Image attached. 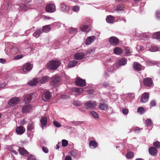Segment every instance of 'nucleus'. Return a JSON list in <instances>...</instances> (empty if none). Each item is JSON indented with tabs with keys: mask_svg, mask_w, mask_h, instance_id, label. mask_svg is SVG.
<instances>
[{
	"mask_svg": "<svg viewBox=\"0 0 160 160\" xmlns=\"http://www.w3.org/2000/svg\"><path fill=\"white\" fill-rule=\"evenodd\" d=\"M8 44V45L10 46L9 51H8L6 48L5 50V52L8 55H15L21 50V49L15 44H13L12 42H9Z\"/></svg>",
	"mask_w": 160,
	"mask_h": 160,
	"instance_id": "1",
	"label": "nucleus"
},
{
	"mask_svg": "<svg viewBox=\"0 0 160 160\" xmlns=\"http://www.w3.org/2000/svg\"><path fill=\"white\" fill-rule=\"evenodd\" d=\"M60 63L57 60H52L48 62L47 65V68L49 69L54 70L57 69L59 66Z\"/></svg>",
	"mask_w": 160,
	"mask_h": 160,
	"instance_id": "2",
	"label": "nucleus"
},
{
	"mask_svg": "<svg viewBox=\"0 0 160 160\" xmlns=\"http://www.w3.org/2000/svg\"><path fill=\"white\" fill-rule=\"evenodd\" d=\"M18 5H16L15 6L13 5L11 2H9L7 4H4L2 6L1 8L4 10L5 12V14L8 15V13L9 12V10H13L14 8H18L17 7Z\"/></svg>",
	"mask_w": 160,
	"mask_h": 160,
	"instance_id": "3",
	"label": "nucleus"
},
{
	"mask_svg": "<svg viewBox=\"0 0 160 160\" xmlns=\"http://www.w3.org/2000/svg\"><path fill=\"white\" fill-rule=\"evenodd\" d=\"M98 103L95 101L89 100L85 103L86 108L89 109H94L96 108Z\"/></svg>",
	"mask_w": 160,
	"mask_h": 160,
	"instance_id": "4",
	"label": "nucleus"
},
{
	"mask_svg": "<svg viewBox=\"0 0 160 160\" xmlns=\"http://www.w3.org/2000/svg\"><path fill=\"white\" fill-rule=\"evenodd\" d=\"M37 97V94L33 92L31 94H28L24 98V101L26 103L33 102Z\"/></svg>",
	"mask_w": 160,
	"mask_h": 160,
	"instance_id": "5",
	"label": "nucleus"
},
{
	"mask_svg": "<svg viewBox=\"0 0 160 160\" xmlns=\"http://www.w3.org/2000/svg\"><path fill=\"white\" fill-rule=\"evenodd\" d=\"M20 99L19 97H14L10 98L8 102V105L10 106H14L18 104Z\"/></svg>",
	"mask_w": 160,
	"mask_h": 160,
	"instance_id": "6",
	"label": "nucleus"
},
{
	"mask_svg": "<svg viewBox=\"0 0 160 160\" xmlns=\"http://www.w3.org/2000/svg\"><path fill=\"white\" fill-rule=\"evenodd\" d=\"M61 78L60 76L56 75L52 77L51 82V85L55 87L58 85L60 82Z\"/></svg>",
	"mask_w": 160,
	"mask_h": 160,
	"instance_id": "7",
	"label": "nucleus"
},
{
	"mask_svg": "<svg viewBox=\"0 0 160 160\" xmlns=\"http://www.w3.org/2000/svg\"><path fill=\"white\" fill-rule=\"evenodd\" d=\"M60 8L61 11L68 13L70 9V6L64 2H62L60 4Z\"/></svg>",
	"mask_w": 160,
	"mask_h": 160,
	"instance_id": "8",
	"label": "nucleus"
},
{
	"mask_svg": "<svg viewBox=\"0 0 160 160\" xmlns=\"http://www.w3.org/2000/svg\"><path fill=\"white\" fill-rule=\"evenodd\" d=\"M33 67L32 64L30 63H27L25 64L23 66L22 69L23 72L21 73H25L27 72H29Z\"/></svg>",
	"mask_w": 160,
	"mask_h": 160,
	"instance_id": "9",
	"label": "nucleus"
},
{
	"mask_svg": "<svg viewBox=\"0 0 160 160\" xmlns=\"http://www.w3.org/2000/svg\"><path fill=\"white\" fill-rule=\"evenodd\" d=\"M143 83L144 85L147 87H151L153 86L152 80L151 78H144L143 80Z\"/></svg>",
	"mask_w": 160,
	"mask_h": 160,
	"instance_id": "10",
	"label": "nucleus"
},
{
	"mask_svg": "<svg viewBox=\"0 0 160 160\" xmlns=\"http://www.w3.org/2000/svg\"><path fill=\"white\" fill-rule=\"evenodd\" d=\"M32 106L29 104L25 105L22 106V112L23 113H28L32 111Z\"/></svg>",
	"mask_w": 160,
	"mask_h": 160,
	"instance_id": "11",
	"label": "nucleus"
},
{
	"mask_svg": "<svg viewBox=\"0 0 160 160\" xmlns=\"http://www.w3.org/2000/svg\"><path fill=\"white\" fill-rule=\"evenodd\" d=\"M55 6L52 4H49L47 5L45 8V10L48 12H53L55 11Z\"/></svg>",
	"mask_w": 160,
	"mask_h": 160,
	"instance_id": "12",
	"label": "nucleus"
},
{
	"mask_svg": "<svg viewBox=\"0 0 160 160\" xmlns=\"http://www.w3.org/2000/svg\"><path fill=\"white\" fill-rule=\"evenodd\" d=\"M52 94L49 91L45 92L42 96V99L44 102H47L49 100L52 96Z\"/></svg>",
	"mask_w": 160,
	"mask_h": 160,
	"instance_id": "13",
	"label": "nucleus"
},
{
	"mask_svg": "<svg viewBox=\"0 0 160 160\" xmlns=\"http://www.w3.org/2000/svg\"><path fill=\"white\" fill-rule=\"evenodd\" d=\"M149 98V95L148 92H145L141 97L140 102L142 103H145L148 101Z\"/></svg>",
	"mask_w": 160,
	"mask_h": 160,
	"instance_id": "14",
	"label": "nucleus"
},
{
	"mask_svg": "<svg viewBox=\"0 0 160 160\" xmlns=\"http://www.w3.org/2000/svg\"><path fill=\"white\" fill-rule=\"evenodd\" d=\"M76 84L78 86L80 87H83L85 86L86 82L85 80H83L78 78L75 81Z\"/></svg>",
	"mask_w": 160,
	"mask_h": 160,
	"instance_id": "15",
	"label": "nucleus"
},
{
	"mask_svg": "<svg viewBox=\"0 0 160 160\" xmlns=\"http://www.w3.org/2000/svg\"><path fill=\"white\" fill-rule=\"evenodd\" d=\"M109 41L110 43L114 46L117 45L118 43V39L115 37H111L109 38Z\"/></svg>",
	"mask_w": 160,
	"mask_h": 160,
	"instance_id": "16",
	"label": "nucleus"
},
{
	"mask_svg": "<svg viewBox=\"0 0 160 160\" xmlns=\"http://www.w3.org/2000/svg\"><path fill=\"white\" fill-rule=\"evenodd\" d=\"M31 42L29 40L24 41L22 43V45L25 48H28L30 51H31V48L30 45L31 44Z\"/></svg>",
	"mask_w": 160,
	"mask_h": 160,
	"instance_id": "17",
	"label": "nucleus"
},
{
	"mask_svg": "<svg viewBox=\"0 0 160 160\" xmlns=\"http://www.w3.org/2000/svg\"><path fill=\"white\" fill-rule=\"evenodd\" d=\"M85 56V55L83 52H78L75 54L74 58L76 60H81Z\"/></svg>",
	"mask_w": 160,
	"mask_h": 160,
	"instance_id": "18",
	"label": "nucleus"
},
{
	"mask_svg": "<svg viewBox=\"0 0 160 160\" xmlns=\"http://www.w3.org/2000/svg\"><path fill=\"white\" fill-rule=\"evenodd\" d=\"M95 39V37L93 36L88 37L85 41L86 44L89 45L91 44Z\"/></svg>",
	"mask_w": 160,
	"mask_h": 160,
	"instance_id": "19",
	"label": "nucleus"
},
{
	"mask_svg": "<svg viewBox=\"0 0 160 160\" xmlns=\"http://www.w3.org/2000/svg\"><path fill=\"white\" fill-rule=\"evenodd\" d=\"M81 153L80 152L77 150H73L70 152V155L75 159H77L80 156Z\"/></svg>",
	"mask_w": 160,
	"mask_h": 160,
	"instance_id": "20",
	"label": "nucleus"
},
{
	"mask_svg": "<svg viewBox=\"0 0 160 160\" xmlns=\"http://www.w3.org/2000/svg\"><path fill=\"white\" fill-rule=\"evenodd\" d=\"M148 151L149 154L153 156H156L158 153L157 150L155 148L153 147L149 148Z\"/></svg>",
	"mask_w": 160,
	"mask_h": 160,
	"instance_id": "21",
	"label": "nucleus"
},
{
	"mask_svg": "<svg viewBox=\"0 0 160 160\" xmlns=\"http://www.w3.org/2000/svg\"><path fill=\"white\" fill-rule=\"evenodd\" d=\"M25 131L24 128L22 126H19L16 128V131L18 135H22L23 134Z\"/></svg>",
	"mask_w": 160,
	"mask_h": 160,
	"instance_id": "22",
	"label": "nucleus"
},
{
	"mask_svg": "<svg viewBox=\"0 0 160 160\" xmlns=\"http://www.w3.org/2000/svg\"><path fill=\"white\" fill-rule=\"evenodd\" d=\"M19 153L24 156L28 155V153L27 151L22 147L19 148L18 149Z\"/></svg>",
	"mask_w": 160,
	"mask_h": 160,
	"instance_id": "23",
	"label": "nucleus"
},
{
	"mask_svg": "<svg viewBox=\"0 0 160 160\" xmlns=\"http://www.w3.org/2000/svg\"><path fill=\"white\" fill-rule=\"evenodd\" d=\"M49 79L48 76H45L38 80L39 83L41 84H44L48 82Z\"/></svg>",
	"mask_w": 160,
	"mask_h": 160,
	"instance_id": "24",
	"label": "nucleus"
},
{
	"mask_svg": "<svg viewBox=\"0 0 160 160\" xmlns=\"http://www.w3.org/2000/svg\"><path fill=\"white\" fill-rule=\"evenodd\" d=\"M80 29L83 32H88L89 31L90 28L89 26L87 25L82 24L80 27Z\"/></svg>",
	"mask_w": 160,
	"mask_h": 160,
	"instance_id": "25",
	"label": "nucleus"
},
{
	"mask_svg": "<svg viewBox=\"0 0 160 160\" xmlns=\"http://www.w3.org/2000/svg\"><path fill=\"white\" fill-rule=\"evenodd\" d=\"M47 118L45 117H42L40 120V122L41 124V127L43 128L47 125Z\"/></svg>",
	"mask_w": 160,
	"mask_h": 160,
	"instance_id": "26",
	"label": "nucleus"
},
{
	"mask_svg": "<svg viewBox=\"0 0 160 160\" xmlns=\"http://www.w3.org/2000/svg\"><path fill=\"white\" fill-rule=\"evenodd\" d=\"M106 20L108 23H112L115 21V18L112 15H108L107 17Z\"/></svg>",
	"mask_w": 160,
	"mask_h": 160,
	"instance_id": "27",
	"label": "nucleus"
},
{
	"mask_svg": "<svg viewBox=\"0 0 160 160\" xmlns=\"http://www.w3.org/2000/svg\"><path fill=\"white\" fill-rule=\"evenodd\" d=\"M89 145L91 148H95L98 147V143L95 140H92L90 142Z\"/></svg>",
	"mask_w": 160,
	"mask_h": 160,
	"instance_id": "28",
	"label": "nucleus"
},
{
	"mask_svg": "<svg viewBox=\"0 0 160 160\" xmlns=\"http://www.w3.org/2000/svg\"><path fill=\"white\" fill-rule=\"evenodd\" d=\"M34 129L33 123L31 122L29 123L27 126V132L28 133H30L31 131Z\"/></svg>",
	"mask_w": 160,
	"mask_h": 160,
	"instance_id": "29",
	"label": "nucleus"
},
{
	"mask_svg": "<svg viewBox=\"0 0 160 160\" xmlns=\"http://www.w3.org/2000/svg\"><path fill=\"white\" fill-rule=\"evenodd\" d=\"M133 68L136 70L140 71L141 70V66L140 64L135 62L133 64Z\"/></svg>",
	"mask_w": 160,
	"mask_h": 160,
	"instance_id": "30",
	"label": "nucleus"
},
{
	"mask_svg": "<svg viewBox=\"0 0 160 160\" xmlns=\"http://www.w3.org/2000/svg\"><path fill=\"white\" fill-rule=\"evenodd\" d=\"M19 6L20 9L24 11H26L28 8L27 4L25 3V2H22L19 5Z\"/></svg>",
	"mask_w": 160,
	"mask_h": 160,
	"instance_id": "31",
	"label": "nucleus"
},
{
	"mask_svg": "<svg viewBox=\"0 0 160 160\" xmlns=\"http://www.w3.org/2000/svg\"><path fill=\"white\" fill-rule=\"evenodd\" d=\"M148 50L152 52H155L160 51V47H157L155 46H151Z\"/></svg>",
	"mask_w": 160,
	"mask_h": 160,
	"instance_id": "32",
	"label": "nucleus"
},
{
	"mask_svg": "<svg viewBox=\"0 0 160 160\" xmlns=\"http://www.w3.org/2000/svg\"><path fill=\"white\" fill-rule=\"evenodd\" d=\"M78 63V62L75 60H72L69 62L68 65V68H71L75 66Z\"/></svg>",
	"mask_w": 160,
	"mask_h": 160,
	"instance_id": "33",
	"label": "nucleus"
},
{
	"mask_svg": "<svg viewBox=\"0 0 160 160\" xmlns=\"http://www.w3.org/2000/svg\"><path fill=\"white\" fill-rule=\"evenodd\" d=\"M38 82H39L38 78H34L28 82V84L31 86H33L36 85Z\"/></svg>",
	"mask_w": 160,
	"mask_h": 160,
	"instance_id": "34",
	"label": "nucleus"
},
{
	"mask_svg": "<svg viewBox=\"0 0 160 160\" xmlns=\"http://www.w3.org/2000/svg\"><path fill=\"white\" fill-rule=\"evenodd\" d=\"M122 49L118 47H116L113 50L114 53L117 55H120L122 53Z\"/></svg>",
	"mask_w": 160,
	"mask_h": 160,
	"instance_id": "35",
	"label": "nucleus"
},
{
	"mask_svg": "<svg viewBox=\"0 0 160 160\" xmlns=\"http://www.w3.org/2000/svg\"><path fill=\"white\" fill-rule=\"evenodd\" d=\"M51 29V25H48L43 26L42 31L43 32H48L50 31Z\"/></svg>",
	"mask_w": 160,
	"mask_h": 160,
	"instance_id": "36",
	"label": "nucleus"
},
{
	"mask_svg": "<svg viewBox=\"0 0 160 160\" xmlns=\"http://www.w3.org/2000/svg\"><path fill=\"white\" fill-rule=\"evenodd\" d=\"M99 108L100 110H105L108 108V105L104 103H100L99 105Z\"/></svg>",
	"mask_w": 160,
	"mask_h": 160,
	"instance_id": "37",
	"label": "nucleus"
},
{
	"mask_svg": "<svg viewBox=\"0 0 160 160\" xmlns=\"http://www.w3.org/2000/svg\"><path fill=\"white\" fill-rule=\"evenodd\" d=\"M127 60L125 58H122L118 61V64L119 65L123 66L127 64Z\"/></svg>",
	"mask_w": 160,
	"mask_h": 160,
	"instance_id": "38",
	"label": "nucleus"
},
{
	"mask_svg": "<svg viewBox=\"0 0 160 160\" xmlns=\"http://www.w3.org/2000/svg\"><path fill=\"white\" fill-rule=\"evenodd\" d=\"M72 10L74 12L78 13L80 10V7L78 5L74 6L72 7Z\"/></svg>",
	"mask_w": 160,
	"mask_h": 160,
	"instance_id": "39",
	"label": "nucleus"
},
{
	"mask_svg": "<svg viewBox=\"0 0 160 160\" xmlns=\"http://www.w3.org/2000/svg\"><path fill=\"white\" fill-rule=\"evenodd\" d=\"M77 31L76 28L71 27L69 29V32L71 34H75L76 33Z\"/></svg>",
	"mask_w": 160,
	"mask_h": 160,
	"instance_id": "40",
	"label": "nucleus"
},
{
	"mask_svg": "<svg viewBox=\"0 0 160 160\" xmlns=\"http://www.w3.org/2000/svg\"><path fill=\"white\" fill-rule=\"evenodd\" d=\"M154 38L157 39L158 41H160V32H156L153 35Z\"/></svg>",
	"mask_w": 160,
	"mask_h": 160,
	"instance_id": "41",
	"label": "nucleus"
},
{
	"mask_svg": "<svg viewBox=\"0 0 160 160\" xmlns=\"http://www.w3.org/2000/svg\"><path fill=\"white\" fill-rule=\"evenodd\" d=\"M41 33V31L40 29L36 30L33 34V36L36 38H38Z\"/></svg>",
	"mask_w": 160,
	"mask_h": 160,
	"instance_id": "42",
	"label": "nucleus"
},
{
	"mask_svg": "<svg viewBox=\"0 0 160 160\" xmlns=\"http://www.w3.org/2000/svg\"><path fill=\"white\" fill-rule=\"evenodd\" d=\"M124 8V5L122 4H119L118 5L117 8L116 9H115V11H122Z\"/></svg>",
	"mask_w": 160,
	"mask_h": 160,
	"instance_id": "43",
	"label": "nucleus"
},
{
	"mask_svg": "<svg viewBox=\"0 0 160 160\" xmlns=\"http://www.w3.org/2000/svg\"><path fill=\"white\" fill-rule=\"evenodd\" d=\"M146 125L147 127H149L152 124V122L151 120L150 119H147L145 122Z\"/></svg>",
	"mask_w": 160,
	"mask_h": 160,
	"instance_id": "44",
	"label": "nucleus"
},
{
	"mask_svg": "<svg viewBox=\"0 0 160 160\" xmlns=\"http://www.w3.org/2000/svg\"><path fill=\"white\" fill-rule=\"evenodd\" d=\"M131 52V50L128 47L126 48L124 50V52L126 54V55H129L130 54Z\"/></svg>",
	"mask_w": 160,
	"mask_h": 160,
	"instance_id": "45",
	"label": "nucleus"
},
{
	"mask_svg": "<svg viewBox=\"0 0 160 160\" xmlns=\"http://www.w3.org/2000/svg\"><path fill=\"white\" fill-rule=\"evenodd\" d=\"M102 86L103 87L108 89L110 88V86L109 83L108 82H104L102 83Z\"/></svg>",
	"mask_w": 160,
	"mask_h": 160,
	"instance_id": "46",
	"label": "nucleus"
},
{
	"mask_svg": "<svg viewBox=\"0 0 160 160\" xmlns=\"http://www.w3.org/2000/svg\"><path fill=\"white\" fill-rule=\"evenodd\" d=\"M133 153L132 152H128L126 154L127 158L130 159L133 157Z\"/></svg>",
	"mask_w": 160,
	"mask_h": 160,
	"instance_id": "47",
	"label": "nucleus"
},
{
	"mask_svg": "<svg viewBox=\"0 0 160 160\" xmlns=\"http://www.w3.org/2000/svg\"><path fill=\"white\" fill-rule=\"evenodd\" d=\"M137 111L140 114H143L145 112V109L144 108L142 107H140L138 108Z\"/></svg>",
	"mask_w": 160,
	"mask_h": 160,
	"instance_id": "48",
	"label": "nucleus"
},
{
	"mask_svg": "<svg viewBox=\"0 0 160 160\" xmlns=\"http://www.w3.org/2000/svg\"><path fill=\"white\" fill-rule=\"evenodd\" d=\"M146 62L149 65H152L156 64L155 62L149 59L147 60Z\"/></svg>",
	"mask_w": 160,
	"mask_h": 160,
	"instance_id": "49",
	"label": "nucleus"
},
{
	"mask_svg": "<svg viewBox=\"0 0 160 160\" xmlns=\"http://www.w3.org/2000/svg\"><path fill=\"white\" fill-rule=\"evenodd\" d=\"M153 145L156 148L159 149L160 148V142L159 141L153 142Z\"/></svg>",
	"mask_w": 160,
	"mask_h": 160,
	"instance_id": "50",
	"label": "nucleus"
},
{
	"mask_svg": "<svg viewBox=\"0 0 160 160\" xmlns=\"http://www.w3.org/2000/svg\"><path fill=\"white\" fill-rule=\"evenodd\" d=\"M90 113L93 117L96 118H98V116L97 113L94 111H92L90 112Z\"/></svg>",
	"mask_w": 160,
	"mask_h": 160,
	"instance_id": "51",
	"label": "nucleus"
},
{
	"mask_svg": "<svg viewBox=\"0 0 160 160\" xmlns=\"http://www.w3.org/2000/svg\"><path fill=\"white\" fill-rule=\"evenodd\" d=\"M23 57V56L22 55H18L15 56L13 58V59L14 60H17L19 59L22 58Z\"/></svg>",
	"mask_w": 160,
	"mask_h": 160,
	"instance_id": "52",
	"label": "nucleus"
},
{
	"mask_svg": "<svg viewBox=\"0 0 160 160\" xmlns=\"http://www.w3.org/2000/svg\"><path fill=\"white\" fill-rule=\"evenodd\" d=\"M62 145L63 147H66L68 144V142L67 140L63 139L62 140Z\"/></svg>",
	"mask_w": 160,
	"mask_h": 160,
	"instance_id": "53",
	"label": "nucleus"
},
{
	"mask_svg": "<svg viewBox=\"0 0 160 160\" xmlns=\"http://www.w3.org/2000/svg\"><path fill=\"white\" fill-rule=\"evenodd\" d=\"M135 94L133 93L128 94L127 97L128 98H129L130 99H133L135 97Z\"/></svg>",
	"mask_w": 160,
	"mask_h": 160,
	"instance_id": "54",
	"label": "nucleus"
},
{
	"mask_svg": "<svg viewBox=\"0 0 160 160\" xmlns=\"http://www.w3.org/2000/svg\"><path fill=\"white\" fill-rule=\"evenodd\" d=\"M94 49H89L86 51L87 54L88 55H90L92 53H93V52H94Z\"/></svg>",
	"mask_w": 160,
	"mask_h": 160,
	"instance_id": "55",
	"label": "nucleus"
},
{
	"mask_svg": "<svg viewBox=\"0 0 160 160\" xmlns=\"http://www.w3.org/2000/svg\"><path fill=\"white\" fill-rule=\"evenodd\" d=\"M128 110L127 108H124L122 109V112L123 114L125 115H127L128 113Z\"/></svg>",
	"mask_w": 160,
	"mask_h": 160,
	"instance_id": "56",
	"label": "nucleus"
},
{
	"mask_svg": "<svg viewBox=\"0 0 160 160\" xmlns=\"http://www.w3.org/2000/svg\"><path fill=\"white\" fill-rule=\"evenodd\" d=\"M138 36L140 37H143L145 38H149V36L148 34H140V35H137Z\"/></svg>",
	"mask_w": 160,
	"mask_h": 160,
	"instance_id": "57",
	"label": "nucleus"
},
{
	"mask_svg": "<svg viewBox=\"0 0 160 160\" xmlns=\"http://www.w3.org/2000/svg\"><path fill=\"white\" fill-rule=\"evenodd\" d=\"M83 89L82 88H74V91L78 93H81L83 91Z\"/></svg>",
	"mask_w": 160,
	"mask_h": 160,
	"instance_id": "58",
	"label": "nucleus"
},
{
	"mask_svg": "<svg viewBox=\"0 0 160 160\" xmlns=\"http://www.w3.org/2000/svg\"><path fill=\"white\" fill-rule=\"evenodd\" d=\"M155 17L157 19H160V12L159 11H157L156 12Z\"/></svg>",
	"mask_w": 160,
	"mask_h": 160,
	"instance_id": "59",
	"label": "nucleus"
},
{
	"mask_svg": "<svg viewBox=\"0 0 160 160\" xmlns=\"http://www.w3.org/2000/svg\"><path fill=\"white\" fill-rule=\"evenodd\" d=\"M72 123L74 124L75 125H79L82 123H83V122L73 121L72 122Z\"/></svg>",
	"mask_w": 160,
	"mask_h": 160,
	"instance_id": "60",
	"label": "nucleus"
},
{
	"mask_svg": "<svg viewBox=\"0 0 160 160\" xmlns=\"http://www.w3.org/2000/svg\"><path fill=\"white\" fill-rule=\"evenodd\" d=\"M15 147V146L14 145H13V146L10 145V146H8L6 148L7 149L9 150V151H10L11 152L12 150L14 149L15 148H14Z\"/></svg>",
	"mask_w": 160,
	"mask_h": 160,
	"instance_id": "61",
	"label": "nucleus"
},
{
	"mask_svg": "<svg viewBox=\"0 0 160 160\" xmlns=\"http://www.w3.org/2000/svg\"><path fill=\"white\" fill-rule=\"evenodd\" d=\"M54 125L57 127L59 128L61 127V124L60 123L58 122L57 121H54L53 122Z\"/></svg>",
	"mask_w": 160,
	"mask_h": 160,
	"instance_id": "62",
	"label": "nucleus"
},
{
	"mask_svg": "<svg viewBox=\"0 0 160 160\" xmlns=\"http://www.w3.org/2000/svg\"><path fill=\"white\" fill-rule=\"evenodd\" d=\"M52 25L54 26H56L58 28H60L61 25V23L59 22H54Z\"/></svg>",
	"mask_w": 160,
	"mask_h": 160,
	"instance_id": "63",
	"label": "nucleus"
},
{
	"mask_svg": "<svg viewBox=\"0 0 160 160\" xmlns=\"http://www.w3.org/2000/svg\"><path fill=\"white\" fill-rule=\"evenodd\" d=\"M27 160H36L35 157L31 155L29 156L28 158V159Z\"/></svg>",
	"mask_w": 160,
	"mask_h": 160,
	"instance_id": "64",
	"label": "nucleus"
}]
</instances>
